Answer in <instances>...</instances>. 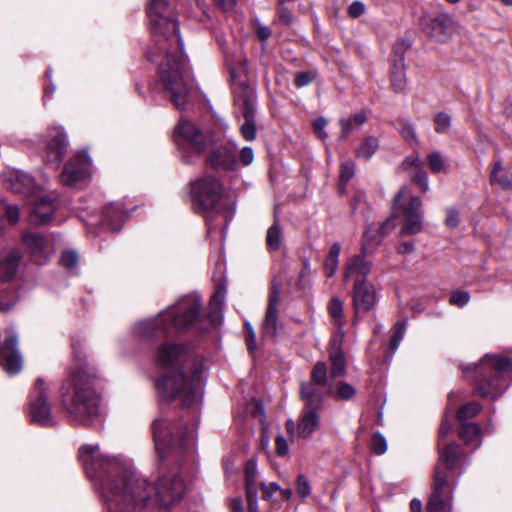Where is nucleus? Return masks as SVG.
Here are the masks:
<instances>
[{
	"label": "nucleus",
	"mask_w": 512,
	"mask_h": 512,
	"mask_svg": "<svg viewBox=\"0 0 512 512\" xmlns=\"http://www.w3.org/2000/svg\"><path fill=\"white\" fill-rule=\"evenodd\" d=\"M79 459L102 496L105 512L168 510L186 491L179 471L164 472L152 486L131 465L102 453L98 445H83Z\"/></svg>",
	"instance_id": "obj_1"
},
{
	"label": "nucleus",
	"mask_w": 512,
	"mask_h": 512,
	"mask_svg": "<svg viewBox=\"0 0 512 512\" xmlns=\"http://www.w3.org/2000/svg\"><path fill=\"white\" fill-rule=\"evenodd\" d=\"M147 14L154 38V47L147 57L158 62L165 95L177 109H184L190 93V69L169 0H151Z\"/></svg>",
	"instance_id": "obj_2"
},
{
	"label": "nucleus",
	"mask_w": 512,
	"mask_h": 512,
	"mask_svg": "<svg viewBox=\"0 0 512 512\" xmlns=\"http://www.w3.org/2000/svg\"><path fill=\"white\" fill-rule=\"evenodd\" d=\"M73 349L75 363L61 387V401L75 421L89 426L100 419L101 397L94 387L96 374L88 370L75 342Z\"/></svg>",
	"instance_id": "obj_3"
},
{
	"label": "nucleus",
	"mask_w": 512,
	"mask_h": 512,
	"mask_svg": "<svg viewBox=\"0 0 512 512\" xmlns=\"http://www.w3.org/2000/svg\"><path fill=\"white\" fill-rule=\"evenodd\" d=\"M201 312V299L196 294L181 298L174 305L152 319H146L135 324L133 332L140 338H150L158 331L173 328L177 331L188 330L199 325Z\"/></svg>",
	"instance_id": "obj_4"
},
{
	"label": "nucleus",
	"mask_w": 512,
	"mask_h": 512,
	"mask_svg": "<svg viewBox=\"0 0 512 512\" xmlns=\"http://www.w3.org/2000/svg\"><path fill=\"white\" fill-rule=\"evenodd\" d=\"M156 451L161 459L191 455L195 449V424L182 427L174 423V413L159 416L152 424Z\"/></svg>",
	"instance_id": "obj_5"
},
{
	"label": "nucleus",
	"mask_w": 512,
	"mask_h": 512,
	"mask_svg": "<svg viewBox=\"0 0 512 512\" xmlns=\"http://www.w3.org/2000/svg\"><path fill=\"white\" fill-rule=\"evenodd\" d=\"M201 387L202 375L198 368L171 371L156 383L161 397L166 400L178 399L184 406L199 401Z\"/></svg>",
	"instance_id": "obj_6"
},
{
	"label": "nucleus",
	"mask_w": 512,
	"mask_h": 512,
	"mask_svg": "<svg viewBox=\"0 0 512 512\" xmlns=\"http://www.w3.org/2000/svg\"><path fill=\"white\" fill-rule=\"evenodd\" d=\"M510 359L498 355H485L474 370L478 377L475 387L481 397L495 399L500 396L509 383L504 379L503 374L511 369Z\"/></svg>",
	"instance_id": "obj_7"
},
{
	"label": "nucleus",
	"mask_w": 512,
	"mask_h": 512,
	"mask_svg": "<svg viewBox=\"0 0 512 512\" xmlns=\"http://www.w3.org/2000/svg\"><path fill=\"white\" fill-rule=\"evenodd\" d=\"M422 201L418 196L412 195L407 186L400 188L393 199V212H401L405 221L401 227L402 235L418 234L423 229Z\"/></svg>",
	"instance_id": "obj_8"
},
{
	"label": "nucleus",
	"mask_w": 512,
	"mask_h": 512,
	"mask_svg": "<svg viewBox=\"0 0 512 512\" xmlns=\"http://www.w3.org/2000/svg\"><path fill=\"white\" fill-rule=\"evenodd\" d=\"M192 209L203 214L213 210L221 200L223 187L218 179L203 175L191 183Z\"/></svg>",
	"instance_id": "obj_9"
},
{
	"label": "nucleus",
	"mask_w": 512,
	"mask_h": 512,
	"mask_svg": "<svg viewBox=\"0 0 512 512\" xmlns=\"http://www.w3.org/2000/svg\"><path fill=\"white\" fill-rule=\"evenodd\" d=\"M49 387L43 378L36 379L29 395L28 417L34 424L51 427L56 424V417L48 402Z\"/></svg>",
	"instance_id": "obj_10"
},
{
	"label": "nucleus",
	"mask_w": 512,
	"mask_h": 512,
	"mask_svg": "<svg viewBox=\"0 0 512 512\" xmlns=\"http://www.w3.org/2000/svg\"><path fill=\"white\" fill-rule=\"evenodd\" d=\"M454 488L448 482L446 471L436 465L431 494L427 501V512H452Z\"/></svg>",
	"instance_id": "obj_11"
},
{
	"label": "nucleus",
	"mask_w": 512,
	"mask_h": 512,
	"mask_svg": "<svg viewBox=\"0 0 512 512\" xmlns=\"http://www.w3.org/2000/svg\"><path fill=\"white\" fill-rule=\"evenodd\" d=\"M91 161L86 153H79L65 165L60 182L65 186L80 187L91 175Z\"/></svg>",
	"instance_id": "obj_12"
},
{
	"label": "nucleus",
	"mask_w": 512,
	"mask_h": 512,
	"mask_svg": "<svg viewBox=\"0 0 512 512\" xmlns=\"http://www.w3.org/2000/svg\"><path fill=\"white\" fill-rule=\"evenodd\" d=\"M17 346V335L6 331L5 339L0 341V364L10 375L19 373L23 367V359Z\"/></svg>",
	"instance_id": "obj_13"
},
{
	"label": "nucleus",
	"mask_w": 512,
	"mask_h": 512,
	"mask_svg": "<svg viewBox=\"0 0 512 512\" xmlns=\"http://www.w3.org/2000/svg\"><path fill=\"white\" fill-rule=\"evenodd\" d=\"M420 26L431 39L444 43L451 36L453 21L446 14H424L420 19Z\"/></svg>",
	"instance_id": "obj_14"
},
{
	"label": "nucleus",
	"mask_w": 512,
	"mask_h": 512,
	"mask_svg": "<svg viewBox=\"0 0 512 512\" xmlns=\"http://www.w3.org/2000/svg\"><path fill=\"white\" fill-rule=\"evenodd\" d=\"M319 427L320 411L310 408L302 409L297 424L292 419L286 422V430L291 438L297 436L302 439H308Z\"/></svg>",
	"instance_id": "obj_15"
},
{
	"label": "nucleus",
	"mask_w": 512,
	"mask_h": 512,
	"mask_svg": "<svg viewBox=\"0 0 512 512\" xmlns=\"http://www.w3.org/2000/svg\"><path fill=\"white\" fill-rule=\"evenodd\" d=\"M67 146L66 135L61 127L49 129L45 137L44 160L57 167L67 152Z\"/></svg>",
	"instance_id": "obj_16"
},
{
	"label": "nucleus",
	"mask_w": 512,
	"mask_h": 512,
	"mask_svg": "<svg viewBox=\"0 0 512 512\" xmlns=\"http://www.w3.org/2000/svg\"><path fill=\"white\" fill-rule=\"evenodd\" d=\"M352 302L355 317L360 311H370L377 302L376 291L369 282H358L353 285Z\"/></svg>",
	"instance_id": "obj_17"
},
{
	"label": "nucleus",
	"mask_w": 512,
	"mask_h": 512,
	"mask_svg": "<svg viewBox=\"0 0 512 512\" xmlns=\"http://www.w3.org/2000/svg\"><path fill=\"white\" fill-rule=\"evenodd\" d=\"M222 268V264L217 265L219 270L217 288L209 302V318L213 326L220 325L223 320V307L225 305L227 287L226 283L222 281Z\"/></svg>",
	"instance_id": "obj_18"
},
{
	"label": "nucleus",
	"mask_w": 512,
	"mask_h": 512,
	"mask_svg": "<svg viewBox=\"0 0 512 512\" xmlns=\"http://www.w3.org/2000/svg\"><path fill=\"white\" fill-rule=\"evenodd\" d=\"M207 163L216 170L236 169V147L222 146L212 149L207 157Z\"/></svg>",
	"instance_id": "obj_19"
},
{
	"label": "nucleus",
	"mask_w": 512,
	"mask_h": 512,
	"mask_svg": "<svg viewBox=\"0 0 512 512\" xmlns=\"http://www.w3.org/2000/svg\"><path fill=\"white\" fill-rule=\"evenodd\" d=\"M56 199L51 196H42L37 199L31 209L29 221L33 225H43L51 221L56 210Z\"/></svg>",
	"instance_id": "obj_20"
},
{
	"label": "nucleus",
	"mask_w": 512,
	"mask_h": 512,
	"mask_svg": "<svg viewBox=\"0 0 512 512\" xmlns=\"http://www.w3.org/2000/svg\"><path fill=\"white\" fill-rule=\"evenodd\" d=\"M176 133L184 138L198 153L203 152L207 146V140L202 132L192 122L180 119Z\"/></svg>",
	"instance_id": "obj_21"
},
{
	"label": "nucleus",
	"mask_w": 512,
	"mask_h": 512,
	"mask_svg": "<svg viewBox=\"0 0 512 512\" xmlns=\"http://www.w3.org/2000/svg\"><path fill=\"white\" fill-rule=\"evenodd\" d=\"M365 255H355L351 258L346 266L345 279H351L354 283L367 282L366 278L369 275L372 263L365 259Z\"/></svg>",
	"instance_id": "obj_22"
},
{
	"label": "nucleus",
	"mask_w": 512,
	"mask_h": 512,
	"mask_svg": "<svg viewBox=\"0 0 512 512\" xmlns=\"http://www.w3.org/2000/svg\"><path fill=\"white\" fill-rule=\"evenodd\" d=\"M319 388V386L310 382H302L300 384V398L304 403L303 408L321 411L324 395Z\"/></svg>",
	"instance_id": "obj_23"
},
{
	"label": "nucleus",
	"mask_w": 512,
	"mask_h": 512,
	"mask_svg": "<svg viewBox=\"0 0 512 512\" xmlns=\"http://www.w3.org/2000/svg\"><path fill=\"white\" fill-rule=\"evenodd\" d=\"M342 338L334 339L329 350V360L331 363V378H338L346 374V360L344 352L341 349Z\"/></svg>",
	"instance_id": "obj_24"
},
{
	"label": "nucleus",
	"mask_w": 512,
	"mask_h": 512,
	"mask_svg": "<svg viewBox=\"0 0 512 512\" xmlns=\"http://www.w3.org/2000/svg\"><path fill=\"white\" fill-rule=\"evenodd\" d=\"M8 188L17 193H28L34 187L33 178L20 170H11L4 175Z\"/></svg>",
	"instance_id": "obj_25"
},
{
	"label": "nucleus",
	"mask_w": 512,
	"mask_h": 512,
	"mask_svg": "<svg viewBox=\"0 0 512 512\" xmlns=\"http://www.w3.org/2000/svg\"><path fill=\"white\" fill-rule=\"evenodd\" d=\"M185 347L177 343L162 344L156 353V361L162 366L172 365L184 354Z\"/></svg>",
	"instance_id": "obj_26"
},
{
	"label": "nucleus",
	"mask_w": 512,
	"mask_h": 512,
	"mask_svg": "<svg viewBox=\"0 0 512 512\" xmlns=\"http://www.w3.org/2000/svg\"><path fill=\"white\" fill-rule=\"evenodd\" d=\"M126 218L120 205H110L103 211L102 226L110 231H119Z\"/></svg>",
	"instance_id": "obj_27"
},
{
	"label": "nucleus",
	"mask_w": 512,
	"mask_h": 512,
	"mask_svg": "<svg viewBox=\"0 0 512 512\" xmlns=\"http://www.w3.org/2000/svg\"><path fill=\"white\" fill-rule=\"evenodd\" d=\"M279 300L278 291L273 289L269 296V304L264 320L263 328L269 335H275L277 329V303Z\"/></svg>",
	"instance_id": "obj_28"
},
{
	"label": "nucleus",
	"mask_w": 512,
	"mask_h": 512,
	"mask_svg": "<svg viewBox=\"0 0 512 512\" xmlns=\"http://www.w3.org/2000/svg\"><path fill=\"white\" fill-rule=\"evenodd\" d=\"M458 446L456 443L442 444L439 446V459L437 465L441 466L442 471L452 470L458 461Z\"/></svg>",
	"instance_id": "obj_29"
},
{
	"label": "nucleus",
	"mask_w": 512,
	"mask_h": 512,
	"mask_svg": "<svg viewBox=\"0 0 512 512\" xmlns=\"http://www.w3.org/2000/svg\"><path fill=\"white\" fill-rule=\"evenodd\" d=\"M20 260L21 254L18 251H11L3 261H0L1 281H8L15 276Z\"/></svg>",
	"instance_id": "obj_30"
},
{
	"label": "nucleus",
	"mask_w": 512,
	"mask_h": 512,
	"mask_svg": "<svg viewBox=\"0 0 512 512\" xmlns=\"http://www.w3.org/2000/svg\"><path fill=\"white\" fill-rule=\"evenodd\" d=\"M328 311L333 323L338 327L337 335L343 338V326L345 323L343 302L339 297H333L328 303Z\"/></svg>",
	"instance_id": "obj_31"
},
{
	"label": "nucleus",
	"mask_w": 512,
	"mask_h": 512,
	"mask_svg": "<svg viewBox=\"0 0 512 512\" xmlns=\"http://www.w3.org/2000/svg\"><path fill=\"white\" fill-rule=\"evenodd\" d=\"M246 476V495L249 504V512H255L253 501L256 493V464L253 460L247 462L245 469Z\"/></svg>",
	"instance_id": "obj_32"
},
{
	"label": "nucleus",
	"mask_w": 512,
	"mask_h": 512,
	"mask_svg": "<svg viewBox=\"0 0 512 512\" xmlns=\"http://www.w3.org/2000/svg\"><path fill=\"white\" fill-rule=\"evenodd\" d=\"M390 81L395 92H403L406 89L405 63L391 64Z\"/></svg>",
	"instance_id": "obj_33"
},
{
	"label": "nucleus",
	"mask_w": 512,
	"mask_h": 512,
	"mask_svg": "<svg viewBox=\"0 0 512 512\" xmlns=\"http://www.w3.org/2000/svg\"><path fill=\"white\" fill-rule=\"evenodd\" d=\"M459 436L467 444L478 447L481 443V428L476 423L463 424L459 430Z\"/></svg>",
	"instance_id": "obj_34"
},
{
	"label": "nucleus",
	"mask_w": 512,
	"mask_h": 512,
	"mask_svg": "<svg viewBox=\"0 0 512 512\" xmlns=\"http://www.w3.org/2000/svg\"><path fill=\"white\" fill-rule=\"evenodd\" d=\"M244 102V117L245 123L241 126V134L243 138L247 141H251L256 136V126L253 122V113L249 108V99L247 96L243 99Z\"/></svg>",
	"instance_id": "obj_35"
},
{
	"label": "nucleus",
	"mask_w": 512,
	"mask_h": 512,
	"mask_svg": "<svg viewBox=\"0 0 512 512\" xmlns=\"http://www.w3.org/2000/svg\"><path fill=\"white\" fill-rule=\"evenodd\" d=\"M427 164L433 174L448 173L449 166L447 159L440 151H432L427 157Z\"/></svg>",
	"instance_id": "obj_36"
},
{
	"label": "nucleus",
	"mask_w": 512,
	"mask_h": 512,
	"mask_svg": "<svg viewBox=\"0 0 512 512\" xmlns=\"http://www.w3.org/2000/svg\"><path fill=\"white\" fill-rule=\"evenodd\" d=\"M378 148L379 140L374 136H368L361 142L355 154L358 158L368 160L375 154Z\"/></svg>",
	"instance_id": "obj_37"
},
{
	"label": "nucleus",
	"mask_w": 512,
	"mask_h": 512,
	"mask_svg": "<svg viewBox=\"0 0 512 512\" xmlns=\"http://www.w3.org/2000/svg\"><path fill=\"white\" fill-rule=\"evenodd\" d=\"M283 241V232L278 221H275L268 229L266 234V244L271 251L280 249Z\"/></svg>",
	"instance_id": "obj_38"
},
{
	"label": "nucleus",
	"mask_w": 512,
	"mask_h": 512,
	"mask_svg": "<svg viewBox=\"0 0 512 512\" xmlns=\"http://www.w3.org/2000/svg\"><path fill=\"white\" fill-rule=\"evenodd\" d=\"M355 173V163L352 160H347L341 163L339 172V193L341 195L346 193V185L353 178Z\"/></svg>",
	"instance_id": "obj_39"
},
{
	"label": "nucleus",
	"mask_w": 512,
	"mask_h": 512,
	"mask_svg": "<svg viewBox=\"0 0 512 512\" xmlns=\"http://www.w3.org/2000/svg\"><path fill=\"white\" fill-rule=\"evenodd\" d=\"M311 380L312 381L310 383L319 387H325L328 385V372L325 362L318 361L315 363L311 371Z\"/></svg>",
	"instance_id": "obj_40"
},
{
	"label": "nucleus",
	"mask_w": 512,
	"mask_h": 512,
	"mask_svg": "<svg viewBox=\"0 0 512 512\" xmlns=\"http://www.w3.org/2000/svg\"><path fill=\"white\" fill-rule=\"evenodd\" d=\"M411 47V42L408 39L397 40L392 47L391 64L404 63L405 54Z\"/></svg>",
	"instance_id": "obj_41"
},
{
	"label": "nucleus",
	"mask_w": 512,
	"mask_h": 512,
	"mask_svg": "<svg viewBox=\"0 0 512 512\" xmlns=\"http://www.w3.org/2000/svg\"><path fill=\"white\" fill-rule=\"evenodd\" d=\"M490 182L492 184H497L501 188L507 189L510 187L511 182L508 177L503 173L502 163L500 161H495L493 163L492 171L490 174Z\"/></svg>",
	"instance_id": "obj_42"
},
{
	"label": "nucleus",
	"mask_w": 512,
	"mask_h": 512,
	"mask_svg": "<svg viewBox=\"0 0 512 512\" xmlns=\"http://www.w3.org/2000/svg\"><path fill=\"white\" fill-rule=\"evenodd\" d=\"M23 240L33 255H36L38 252H43L47 245L46 239L35 233L26 234Z\"/></svg>",
	"instance_id": "obj_43"
},
{
	"label": "nucleus",
	"mask_w": 512,
	"mask_h": 512,
	"mask_svg": "<svg viewBox=\"0 0 512 512\" xmlns=\"http://www.w3.org/2000/svg\"><path fill=\"white\" fill-rule=\"evenodd\" d=\"M383 237L379 236L376 229L368 228L364 233V240L361 247L363 254L369 253L372 246L376 247L380 244Z\"/></svg>",
	"instance_id": "obj_44"
},
{
	"label": "nucleus",
	"mask_w": 512,
	"mask_h": 512,
	"mask_svg": "<svg viewBox=\"0 0 512 512\" xmlns=\"http://www.w3.org/2000/svg\"><path fill=\"white\" fill-rule=\"evenodd\" d=\"M482 409V406L478 402H469L463 404L459 410L457 411V419L460 421L466 420L468 418H473L476 416Z\"/></svg>",
	"instance_id": "obj_45"
},
{
	"label": "nucleus",
	"mask_w": 512,
	"mask_h": 512,
	"mask_svg": "<svg viewBox=\"0 0 512 512\" xmlns=\"http://www.w3.org/2000/svg\"><path fill=\"white\" fill-rule=\"evenodd\" d=\"M435 131L439 134H446L450 131L452 125L451 116L445 112H440L434 118Z\"/></svg>",
	"instance_id": "obj_46"
},
{
	"label": "nucleus",
	"mask_w": 512,
	"mask_h": 512,
	"mask_svg": "<svg viewBox=\"0 0 512 512\" xmlns=\"http://www.w3.org/2000/svg\"><path fill=\"white\" fill-rule=\"evenodd\" d=\"M411 180L414 184L419 186L423 194L429 191V177L423 167L419 168L411 175Z\"/></svg>",
	"instance_id": "obj_47"
},
{
	"label": "nucleus",
	"mask_w": 512,
	"mask_h": 512,
	"mask_svg": "<svg viewBox=\"0 0 512 512\" xmlns=\"http://www.w3.org/2000/svg\"><path fill=\"white\" fill-rule=\"evenodd\" d=\"M356 395V389L345 381H339L336 386V396L341 400H350Z\"/></svg>",
	"instance_id": "obj_48"
},
{
	"label": "nucleus",
	"mask_w": 512,
	"mask_h": 512,
	"mask_svg": "<svg viewBox=\"0 0 512 512\" xmlns=\"http://www.w3.org/2000/svg\"><path fill=\"white\" fill-rule=\"evenodd\" d=\"M405 322H397L395 325L394 333L391 337L390 341V349L395 352L397 348L399 347L402 339L404 338L405 334Z\"/></svg>",
	"instance_id": "obj_49"
},
{
	"label": "nucleus",
	"mask_w": 512,
	"mask_h": 512,
	"mask_svg": "<svg viewBox=\"0 0 512 512\" xmlns=\"http://www.w3.org/2000/svg\"><path fill=\"white\" fill-rule=\"evenodd\" d=\"M371 450L375 454H377V455H382L387 450L386 439L379 432L374 433L373 436H372V439H371Z\"/></svg>",
	"instance_id": "obj_50"
},
{
	"label": "nucleus",
	"mask_w": 512,
	"mask_h": 512,
	"mask_svg": "<svg viewBox=\"0 0 512 512\" xmlns=\"http://www.w3.org/2000/svg\"><path fill=\"white\" fill-rule=\"evenodd\" d=\"M470 301V294L464 290H456L451 293L449 303L458 307H464Z\"/></svg>",
	"instance_id": "obj_51"
},
{
	"label": "nucleus",
	"mask_w": 512,
	"mask_h": 512,
	"mask_svg": "<svg viewBox=\"0 0 512 512\" xmlns=\"http://www.w3.org/2000/svg\"><path fill=\"white\" fill-rule=\"evenodd\" d=\"M316 73L314 71H302L295 75L294 83L298 88L305 87L312 83L316 79Z\"/></svg>",
	"instance_id": "obj_52"
},
{
	"label": "nucleus",
	"mask_w": 512,
	"mask_h": 512,
	"mask_svg": "<svg viewBox=\"0 0 512 512\" xmlns=\"http://www.w3.org/2000/svg\"><path fill=\"white\" fill-rule=\"evenodd\" d=\"M60 263L63 267L71 269L78 263V255L75 251L69 250L62 253Z\"/></svg>",
	"instance_id": "obj_53"
},
{
	"label": "nucleus",
	"mask_w": 512,
	"mask_h": 512,
	"mask_svg": "<svg viewBox=\"0 0 512 512\" xmlns=\"http://www.w3.org/2000/svg\"><path fill=\"white\" fill-rule=\"evenodd\" d=\"M296 484H297V492L302 498H305L308 495H310L311 487H310L308 479L304 475L300 474L297 477Z\"/></svg>",
	"instance_id": "obj_54"
},
{
	"label": "nucleus",
	"mask_w": 512,
	"mask_h": 512,
	"mask_svg": "<svg viewBox=\"0 0 512 512\" xmlns=\"http://www.w3.org/2000/svg\"><path fill=\"white\" fill-rule=\"evenodd\" d=\"M400 168L402 170L415 169V171L422 168L419 156L416 154L406 157L401 163Z\"/></svg>",
	"instance_id": "obj_55"
},
{
	"label": "nucleus",
	"mask_w": 512,
	"mask_h": 512,
	"mask_svg": "<svg viewBox=\"0 0 512 512\" xmlns=\"http://www.w3.org/2000/svg\"><path fill=\"white\" fill-rule=\"evenodd\" d=\"M340 126H341V133H340V139L345 140L349 137V135L353 132V130L357 127L353 120H350V118H342L340 120Z\"/></svg>",
	"instance_id": "obj_56"
},
{
	"label": "nucleus",
	"mask_w": 512,
	"mask_h": 512,
	"mask_svg": "<svg viewBox=\"0 0 512 512\" xmlns=\"http://www.w3.org/2000/svg\"><path fill=\"white\" fill-rule=\"evenodd\" d=\"M263 417H264V410L262 408V405L258 402V421H260L261 425H262L261 445L263 448H267L268 444H269V438L266 435L268 425L264 421Z\"/></svg>",
	"instance_id": "obj_57"
},
{
	"label": "nucleus",
	"mask_w": 512,
	"mask_h": 512,
	"mask_svg": "<svg viewBox=\"0 0 512 512\" xmlns=\"http://www.w3.org/2000/svg\"><path fill=\"white\" fill-rule=\"evenodd\" d=\"M253 160H254V150L251 147L245 146L239 151V162L243 166H248V165L252 164Z\"/></svg>",
	"instance_id": "obj_58"
},
{
	"label": "nucleus",
	"mask_w": 512,
	"mask_h": 512,
	"mask_svg": "<svg viewBox=\"0 0 512 512\" xmlns=\"http://www.w3.org/2000/svg\"><path fill=\"white\" fill-rule=\"evenodd\" d=\"M15 296L8 291L0 294V311H8L15 303Z\"/></svg>",
	"instance_id": "obj_59"
},
{
	"label": "nucleus",
	"mask_w": 512,
	"mask_h": 512,
	"mask_svg": "<svg viewBox=\"0 0 512 512\" xmlns=\"http://www.w3.org/2000/svg\"><path fill=\"white\" fill-rule=\"evenodd\" d=\"M366 11L365 4L362 1H353L348 7V14L352 18H358Z\"/></svg>",
	"instance_id": "obj_60"
},
{
	"label": "nucleus",
	"mask_w": 512,
	"mask_h": 512,
	"mask_svg": "<svg viewBox=\"0 0 512 512\" xmlns=\"http://www.w3.org/2000/svg\"><path fill=\"white\" fill-rule=\"evenodd\" d=\"M460 219H459V213L454 208H448L446 210V219L445 224L449 228H455L459 225Z\"/></svg>",
	"instance_id": "obj_61"
},
{
	"label": "nucleus",
	"mask_w": 512,
	"mask_h": 512,
	"mask_svg": "<svg viewBox=\"0 0 512 512\" xmlns=\"http://www.w3.org/2000/svg\"><path fill=\"white\" fill-rule=\"evenodd\" d=\"M395 227V220L393 217H390L383 221L376 230L378 231L379 236L384 237L393 231Z\"/></svg>",
	"instance_id": "obj_62"
},
{
	"label": "nucleus",
	"mask_w": 512,
	"mask_h": 512,
	"mask_svg": "<svg viewBox=\"0 0 512 512\" xmlns=\"http://www.w3.org/2000/svg\"><path fill=\"white\" fill-rule=\"evenodd\" d=\"M276 453L278 456H285L289 451L288 442L284 436L278 435L275 439Z\"/></svg>",
	"instance_id": "obj_63"
},
{
	"label": "nucleus",
	"mask_w": 512,
	"mask_h": 512,
	"mask_svg": "<svg viewBox=\"0 0 512 512\" xmlns=\"http://www.w3.org/2000/svg\"><path fill=\"white\" fill-rule=\"evenodd\" d=\"M326 124L327 121L323 117H319L313 122L314 132L320 139H325L327 137V133L324 131Z\"/></svg>",
	"instance_id": "obj_64"
}]
</instances>
